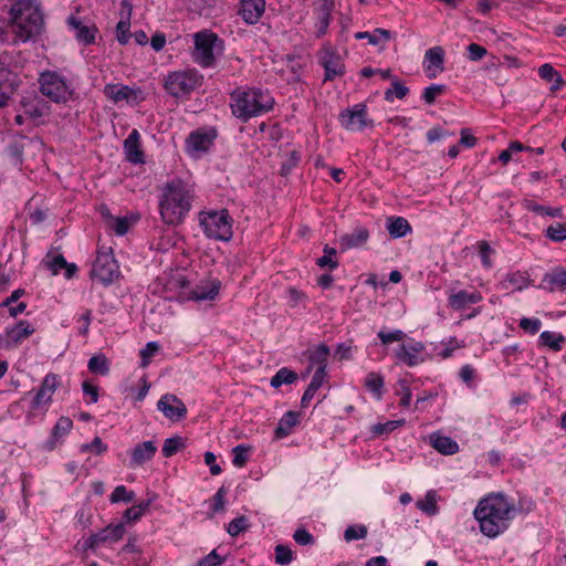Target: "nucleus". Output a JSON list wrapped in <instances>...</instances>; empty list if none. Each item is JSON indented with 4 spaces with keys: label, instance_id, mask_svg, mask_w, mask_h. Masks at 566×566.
Listing matches in <instances>:
<instances>
[{
    "label": "nucleus",
    "instance_id": "412c9836",
    "mask_svg": "<svg viewBox=\"0 0 566 566\" xmlns=\"http://www.w3.org/2000/svg\"><path fill=\"white\" fill-rule=\"evenodd\" d=\"M157 452V447L153 441H145L135 446L130 451L129 467L136 468L151 460Z\"/></svg>",
    "mask_w": 566,
    "mask_h": 566
},
{
    "label": "nucleus",
    "instance_id": "2eb2a0df",
    "mask_svg": "<svg viewBox=\"0 0 566 566\" xmlns=\"http://www.w3.org/2000/svg\"><path fill=\"white\" fill-rule=\"evenodd\" d=\"M57 384L59 376L52 373L48 374L43 378L42 384L32 400L31 408L36 410L41 406L50 403L52 400V396L56 390Z\"/></svg>",
    "mask_w": 566,
    "mask_h": 566
},
{
    "label": "nucleus",
    "instance_id": "49530a36",
    "mask_svg": "<svg viewBox=\"0 0 566 566\" xmlns=\"http://www.w3.org/2000/svg\"><path fill=\"white\" fill-rule=\"evenodd\" d=\"M251 450L250 446L239 444L232 449L233 459L232 463L237 468H242L248 461V452Z\"/></svg>",
    "mask_w": 566,
    "mask_h": 566
},
{
    "label": "nucleus",
    "instance_id": "052dcab7",
    "mask_svg": "<svg viewBox=\"0 0 566 566\" xmlns=\"http://www.w3.org/2000/svg\"><path fill=\"white\" fill-rule=\"evenodd\" d=\"M541 321L538 318L523 317L520 321V327L528 334L535 335L541 328Z\"/></svg>",
    "mask_w": 566,
    "mask_h": 566
},
{
    "label": "nucleus",
    "instance_id": "dca6fc26",
    "mask_svg": "<svg viewBox=\"0 0 566 566\" xmlns=\"http://www.w3.org/2000/svg\"><path fill=\"white\" fill-rule=\"evenodd\" d=\"M157 408L171 420H179L187 413L185 403L177 396L170 394H166L159 399Z\"/></svg>",
    "mask_w": 566,
    "mask_h": 566
},
{
    "label": "nucleus",
    "instance_id": "c9c22d12",
    "mask_svg": "<svg viewBox=\"0 0 566 566\" xmlns=\"http://www.w3.org/2000/svg\"><path fill=\"white\" fill-rule=\"evenodd\" d=\"M424 62H428L427 69L431 66L443 70L444 63V50L442 46H433L426 51L424 53Z\"/></svg>",
    "mask_w": 566,
    "mask_h": 566
},
{
    "label": "nucleus",
    "instance_id": "69168bd1",
    "mask_svg": "<svg viewBox=\"0 0 566 566\" xmlns=\"http://www.w3.org/2000/svg\"><path fill=\"white\" fill-rule=\"evenodd\" d=\"M112 229L115 231L118 235H124L128 232L129 229V222L127 218H114L113 221H111Z\"/></svg>",
    "mask_w": 566,
    "mask_h": 566
},
{
    "label": "nucleus",
    "instance_id": "2f4dec72",
    "mask_svg": "<svg viewBox=\"0 0 566 566\" xmlns=\"http://www.w3.org/2000/svg\"><path fill=\"white\" fill-rule=\"evenodd\" d=\"M564 342L565 337L562 334H556L554 332L545 331L539 335V345L548 347L554 352H559Z\"/></svg>",
    "mask_w": 566,
    "mask_h": 566
},
{
    "label": "nucleus",
    "instance_id": "ddd939ff",
    "mask_svg": "<svg viewBox=\"0 0 566 566\" xmlns=\"http://www.w3.org/2000/svg\"><path fill=\"white\" fill-rule=\"evenodd\" d=\"M104 95L112 99L114 103L123 101L140 102L143 101L142 91L139 88H133L124 84H107L104 87Z\"/></svg>",
    "mask_w": 566,
    "mask_h": 566
},
{
    "label": "nucleus",
    "instance_id": "a18cd8bd",
    "mask_svg": "<svg viewBox=\"0 0 566 566\" xmlns=\"http://www.w3.org/2000/svg\"><path fill=\"white\" fill-rule=\"evenodd\" d=\"M275 563L279 565H287L294 559L292 549L283 544L275 546Z\"/></svg>",
    "mask_w": 566,
    "mask_h": 566
},
{
    "label": "nucleus",
    "instance_id": "6ab92c4d",
    "mask_svg": "<svg viewBox=\"0 0 566 566\" xmlns=\"http://www.w3.org/2000/svg\"><path fill=\"white\" fill-rule=\"evenodd\" d=\"M424 350V345L421 342H415L406 345L401 344L396 350V357L405 363L409 367L417 366L423 363V358L419 357L418 354Z\"/></svg>",
    "mask_w": 566,
    "mask_h": 566
},
{
    "label": "nucleus",
    "instance_id": "a878e982",
    "mask_svg": "<svg viewBox=\"0 0 566 566\" xmlns=\"http://www.w3.org/2000/svg\"><path fill=\"white\" fill-rule=\"evenodd\" d=\"M430 444L438 452L446 455H451L459 451V446L453 439L438 433H432L430 436Z\"/></svg>",
    "mask_w": 566,
    "mask_h": 566
},
{
    "label": "nucleus",
    "instance_id": "5701e85b",
    "mask_svg": "<svg viewBox=\"0 0 566 566\" xmlns=\"http://www.w3.org/2000/svg\"><path fill=\"white\" fill-rule=\"evenodd\" d=\"M220 286L221 283L218 280L201 282L192 289L189 298L195 301L213 300L218 295Z\"/></svg>",
    "mask_w": 566,
    "mask_h": 566
},
{
    "label": "nucleus",
    "instance_id": "6e6552de",
    "mask_svg": "<svg viewBox=\"0 0 566 566\" xmlns=\"http://www.w3.org/2000/svg\"><path fill=\"white\" fill-rule=\"evenodd\" d=\"M11 61L12 56L8 52L0 54V108L8 105L21 85L18 73L10 69Z\"/></svg>",
    "mask_w": 566,
    "mask_h": 566
},
{
    "label": "nucleus",
    "instance_id": "603ef678",
    "mask_svg": "<svg viewBox=\"0 0 566 566\" xmlns=\"http://www.w3.org/2000/svg\"><path fill=\"white\" fill-rule=\"evenodd\" d=\"M367 535V527L365 525H350L345 530L344 538L347 542L354 539L365 538Z\"/></svg>",
    "mask_w": 566,
    "mask_h": 566
},
{
    "label": "nucleus",
    "instance_id": "c756f323",
    "mask_svg": "<svg viewBox=\"0 0 566 566\" xmlns=\"http://www.w3.org/2000/svg\"><path fill=\"white\" fill-rule=\"evenodd\" d=\"M543 282L548 284L551 292L566 290V270L562 268L554 269L551 273L545 274Z\"/></svg>",
    "mask_w": 566,
    "mask_h": 566
},
{
    "label": "nucleus",
    "instance_id": "13d9d810",
    "mask_svg": "<svg viewBox=\"0 0 566 566\" xmlns=\"http://www.w3.org/2000/svg\"><path fill=\"white\" fill-rule=\"evenodd\" d=\"M159 350V345L156 342H149L146 346L140 350L142 357V366L146 367L149 364V360L153 356H155Z\"/></svg>",
    "mask_w": 566,
    "mask_h": 566
},
{
    "label": "nucleus",
    "instance_id": "4d7b16f0",
    "mask_svg": "<svg viewBox=\"0 0 566 566\" xmlns=\"http://www.w3.org/2000/svg\"><path fill=\"white\" fill-rule=\"evenodd\" d=\"M406 334L401 329H395L392 332H385L381 329L378 332V338L384 345H388L392 342H399L405 338Z\"/></svg>",
    "mask_w": 566,
    "mask_h": 566
},
{
    "label": "nucleus",
    "instance_id": "423d86ee",
    "mask_svg": "<svg viewBox=\"0 0 566 566\" xmlns=\"http://www.w3.org/2000/svg\"><path fill=\"white\" fill-rule=\"evenodd\" d=\"M202 75L196 70L169 72L164 80V88L174 97H184L191 94L201 85Z\"/></svg>",
    "mask_w": 566,
    "mask_h": 566
},
{
    "label": "nucleus",
    "instance_id": "bb28decb",
    "mask_svg": "<svg viewBox=\"0 0 566 566\" xmlns=\"http://www.w3.org/2000/svg\"><path fill=\"white\" fill-rule=\"evenodd\" d=\"M300 413L295 411H287L279 421L277 427L274 430L275 439H282L287 437L292 429L300 422Z\"/></svg>",
    "mask_w": 566,
    "mask_h": 566
},
{
    "label": "nucleus",
    "instance_id": "9d476101",
    "mask_svg": "<svg viewBox=\"0 0 566 566\" xmlns=\"http://www.w3.org/2000/svg\"><path fill=\"white\" fill-rule=\"evenodd\" d=\"M91 276L104 285L112 284L119 276V266L112 253H98L91 270Z\"/></svg>",
    "mask_w": 566,
    "mask_h": 566
},
{
    "label": "nucleus",
    "instance_id": "1a4fd4ad",
    "mask_svg": "<svg viewBox=\"0 0 566 566\" xmlns=\"http://www.w3.org/2000/svg\"><path fill=\"white\" fill-rule=\"evenodd\" d=\"M195 49L192 57L196 63L202 67H210L214 64V46L219 36L210 30L197 32L193 35Z\"/></svg>",
    "mask_w": 566,
    "mask_h": 566
},
{
    "label": "nucleus",
    "instance_id": "58836bf2",
    "mask_svg": "<svg viewBox=\"0 0 566 566\" xmlns=\"http://www.w3.org/2000/svg\"><path fill=\"white\" fill-rule=\"evenodd\" d=\"M417 507L429 516L438 513L437 497L434 491H428L423 500L417 502Z\"/></svg>",
    "mask_w": 566,
    "mask_h": 566
},
{
    "label": "nucleus",
    "instance_id": "ea45409f",
    "mask_svg": "<svg viewBox=\"0 0 566 566\" xmlns=\"http://www.w3.org/2000/svg\"><path fill=\"white\" fill-rule=\"evenodd\" d=\"M329 355V347L325 344H319L314 350L310 353L311 365L324 366L327 369V357Z\"/></svg>",
    "mask_w": 566,
    "mask_h": 566
},
{
    "label": "nucleus",
    "instance_id": "37998d69",
    "mask_svg": "<svg viewBox=\"0 0 566 566\" xmlns=\"http://www.w3.org/2000/svg\"><path fill=\"white\" fill-rule=\"evenodd\" d=\"M135 496H136V494L134 491H128L126 489V486L118 485L112 492L109 500L112 503H118V502L130 503L135 500Z\"/></svg>",
    "mask_w": 566,
    "mask_h": 566
},
{
    "label": "nucleus",
    "instance_id": "f3484780",
    "mask_svg": "<svg viewBox=\"0 0 566 566\" xmlns=\"http://www.w3.org/2000/svg\"><path fill=\"white\" fill-rule=\"evenodd\" d=\"M67 25L74 31L75 39L83 45L87 46L95 43L98 30L94 24H84L80 18L71 15L67 18Z\"/></svg>",
    "mask_w": 566,
    "mask_h": 566
},
{
    "label": "nucleus",
    "instance_id": "7ed1b4c3",
    "mask_svg": "<svg viewBox=\"0 0 566 566\" xmlns=\"http://www.w3.org/2000/svg\"><path fill=\"white\" fill-rule=\"evenodd\" d=\"M11 28L15 39L27 42L40 35L44 28L43 14L30 0L17 1L10 11Z\"/></svg>",
    "mask_w": 566,
    "mask_h": 566
},
{
    "label": "nucleus",
    "instance_id": "864d4df0",
    "mask_svg": "<svg viewBox=\"0 0 566 566\" xmlns=\"http://www.w3.org/2000/svg\"><path fill=\"white\" fill-rule=\"evenodd\" d=\"M81 452H94L99 455L107 450V446L103 443L99 437H95L91 443H84L80 447Z\"/></svg>",
    "mask_w": 566,
    "mask_h": 566
},
{
    "label": "nucleus",
    "instance_id": "f704fd0d",
    "mask_svg": "<svg viewBox=\"0 0 566 566\" xmlns=\"http://www.w3.org/2000/svg\"><path fill=\"white\" fill-rule=\"evenodd\" d=\"M297 374L286 367H283L276 371V374L271 378L270 385L273 388H279L283 384L290 385L296 381Z\"/></svg>",
    "mask_w": 566,
    "mask_h": 566
},
{
    "label": "nucleus",
    "instance_id": "20e7f679",
    "mask_svg": "<svg viewBox=\"0 0 566 566\" xmlns=\"http://www.w3.org/2000/svg\"><path fill=\"white\" fill-rule=\"evenodd\" d=\"M232 114L243 122L262 115L272 108V103L264 102L263 93L260 90L233 92L231 94Z\"/></svg>",
    "mask_w": 566,
    "mask_h": 566
},
{
    "label": "nucleus",
    "instance_id": "a211bd4d",
    "mask_svg": "<svg viewBox=\"0 0 566 566\" xmlns=\"http://www.w3.org/2000/svg\"><path fill=\"white\" fill-rule=\"evenodd\" d=\"M265 10L264 0H241L239 15L248 24H255Z\"/></svg>",
    "mask_w": 566,
    "mask_h": 566
},
{
    "label": "nucleus",
    "instance_id": "680f3d73",
    "mask_svg": "<svg viewBox=\"0 0 566 566\" xmlns=\"http://www.w3.org/2000/svg\"><path fill=\"white\" fill-rule=\"evenodd\" d=\"M130 22L119 21L116 25V38L120 44H127L130 38Z\"/></svg>",
    "mask_w": 566,
    "mask_h": 566
},
{
    "label": "nucleus",
    "instance_id": "b1692460",
    "mask_svg": "<svg viewBox=\"0 0 566 566\" xmlns=\"http://www.w3.org/2000/svg\"><path fill=\"white\" fill-rule=\"evenodd\" d=\"M482 300L479 292L459 291L449 296V306L453 310L461 311L467 308L470 304H475Z\"/></svg>",
    "mask_w": 566,
    "mask_h": 566
},
{
    "label": "nucleus",
    "instance_id": "473e14b6",
    "mask_svg": "<svg viewBox=\"0 0 566 566\" xmlns=\"http://www.w3.org/2000/svg\"><path fill=\"white\" fill-rule=\"evenodd\" d=\"M365 387L377 399H380L382 396L384 377L378 373L370 371L365 379Z\"/></svg>",
    "mask_w": 566,
    "mask_h": 566
},
{
    "label": "nucleus",
    "instance_id": "79ce46f5",
    "mask_svg": "<svg viewBox=\"0 0 566 566\" xmlns=\"http://www.w3.org/2000/svg\"><path fill=\"white\" fill-rule=\"evenodd\" d=\"M528 280L520 272L511 273L506 276V279L502 282V286L504 290H509L510 286H514L516 290L521 291L525 286H527Z\"/></svg>",
    "mask_w": 566,
    "mask_h": 566
},
{
    "label": "nucleus",
    "instance_id": "39448f33",
    "mask_svg": "<svg viewBox=\"0 0 566 566\" xmlns=\"http://www.w3.org/2000/svg\"><path fill=\"white\" fill-rule=\"evenodd\" d=\"M200 226L205 234L214 240L230 241L232 238V219L227 209L201 212Z\"/></svg>",
    "mask_w": 566,
    "mask_h": 566
},
{
    "label": "nucleus",
    "instance_id": "f8f14e48",
    "mask_svg": "<svg viewBox=\"0 0 566 566\" xmlns=\"http://www.w3.org/2000/svg\"><path fill=\"white\" fill-rule=\"evenodd\" d=\"M319 63L324 67V81H333L336 76L345 74V65L340 56L332 49H324L319 55Z\"/></svg>",
    "mask_w": 566,
    "mask_h": 566
},
{
    "label": "nucleus",
    "instance_id": "4c0bfd02",
    "mask_svg": "<svg viewBox=\"0 0 566 566\" xmlns=\"http://www.w3.org/2000/svg\"><path fill=\"white\" fill-rule=\"evenodd\" d=\"M390 31L386 29H376L373 33L369 32H357L355 34L356 39H367L368 42L373 45H377L381 42H387L390 39Z\"/></svg>",
    "mask_w": 566,
    "mask_h": 566
},
{
    "label": "nucleus",
    "instance_id": "8fccbe9b",
    "mask_svg": "<svg viewBox=\"0 0 566 566\" xmlns=\"http://www.w3.org/2000/svg\"><path fill=\"white\" fill-rule=\"evenodd\" d=\"M7 153L10 156L13 165L20 166L23 161L24 146L19 142H12L7 147Z\"/></svg>",
    "mask_w": 566,
    "mask_h": 566
},
{
    "label": "nucleus",
    "instance_id": "3c124183",
    "mask_svg": "<svg viewBox=\"0 0 566 566\" xmlns=\"http://www.w3.org/2000/svg\"><path fill=\"white\" fill-rule=\"evenodd\" d=\"M249 527L248 518L244 515L233 518L228 525V533L231 536H238Z\"/></svg>",
    "mask_w": 566,
    "mask_h": 566
},
{
    "label": "nucleus",
    "instance_id": "7c9ffc66",
    "mask_svg": "<svg viewBox=\"0 0 566 566\" xmlns=\"http://www.w3.org/2000/svg\"><path fill=\"white\" fill-rule=\"evenodd\" d=\"M387 230L392 238H402L411 232V227L405 218L397 217L388 219Z\"/></svg>",
    "mask_w": 566,
    "mask_h": 566
},
{
    "label": "nucleus",
    "instance_id": "393cba45",
    "mask_svg": "<svg viewBox=\"0 0 566 566\" xmlns=\"http://www.w3.org/2000/svg\"><path fill=\"white\" fill-rule=\"evenodd\" d=\"M214 138V132L206 133L196 130L189 135L187 143L193 150L206 151L212 145Z\"/></svg>",
    "mask_w": 566,
    "mask_h": 566
},
{
    "label": "nucleus",
    "instance_id": "9b49d317",
    "mask_svg": "<svg viewBox=\"0 0 566 566\" xmlns=\"http://www.w3.org/2000/svg\"><path fill=\"white\" fill-rule=\"evenodd\" d=\"M339 122L343 128L352 132H361L367 126H373V120L367 118V106L355 104L339 114Z\"/></svg>",
    "mask_w": 566,
    "mask_h": 566
},
{
    "label": "nucleus",
    "instance_id": "e433bc0d",
    "mask_svg": "<svg viewBox=\"0 0 566 566\" xmlns=\"http://www.w3.org/2000/svg\"><path fill=\"white\" fill-rule=\"evenodd\" d=\"M524 208L528 211H533L539 216L558 217L563 216L560 208H551L536 203L533 200H524Z\"/></svg>",
    "mask_w": 566,
    "mask_h": 566
},
{
    "label": "nucleus",
    "instance_id": "f03ea898",
    "mask_svg": "<svg viewBox=\"0 0 566 566\" xmlns=\"http://www.w3.org/2000/svg\"><path fill=\"white\" fill-rule=\"evenodd\" d=\"M192 198L181 179L177 178L165 184L159 200L161 220L169 226L182 223L191 209Z\"/></svg>",
    "mask_w": 566,
    "mask_h": 566
},
{
    "label": "nucleus",
    "instance_id": "4468645a",
    "mask_svg": "<svg viewBox=\"0 0 566 566\" xmlns=\"http://www.w3.org/2000/svg\"><path fill=\"white\" fill-rule=\"evenodd\" d=\"M125 527L123 523L109 524L96 534H92L85 542L86 548L95 549L99 544L106 542H116L124 536Z\"/></svg>",
    "mask_w": 566,
    "mask_h": 566
},
{
    "label": "nucleus",
    "instance_id": "c85d7f7f",
    "mask_svg": "<svg viewBox=\"0 0 566 566\" xmlns=\"http://www.w3.org/2000/svg\"><path fill=\"white\" fill-rule=\"evenodd\" d=\"M34 333V328L31 327L27 321H20L12 328L7 329V337L9 344H19L24 338L29 337Z\"/></svg>",
    "mask_w": 566,
    "mask_h": 566
},
{
    "label": "nucleus",
    "instance_id": "0e129e2a",
    "mask_svg": "<svg viewBox=\"0 0 566 566\" xmlns=\"http://www.w3.org/2000/svg\"><path fill=\"white\" fill-rule=\"evenodd\" d=\"M326 376H327V369H325L324 366L317 367V369L315 370V373L312 377V380L307 387L311 388V390L317 391L322 387Z\"/></svg>",
    "mask_w": 566,
    "mask_h": 566
},
{
    "label": "nucleus",
    "instance_id": "bf43d9fd",
    "mask_svg": "<svg viewBox=\"0 0 566 566\" xmlns=\"http://www.w3.org/2000/svg\"><path fill=\"white\" fill-rule=\"evenodd\" d=\"M467 51L468 59L472 62H478L488 54V50L484 46L476 43L469 44Z\"/></svg>",
    "mask_w": 566,
    "mask_h": 566
},
{
    "label": "nucleus",
    "instance_id": "72a5a7b5",
    "mask_svg": "<svg viewBox=\"0 0 566 566\" xmlns=\"http://www.w3.org/2000/svg\"><path fill=\"white\" fill-rule=\"evenodd\" d=\"M87 367L93 374L105 376L109 373V361L103 354L92 356L88 360Z\"/></svg>",
    "mask_w": 566,
    "mask_h": 566
},
{
    "label": "nucleus",
    "instance_id": "338daca9",
    "mask_svg": "<svg viewBox=\"0 0 566 566\" xmlns=\"http://www.w3.org/2000/svg\"><path fill=\"white\" fill-rule=\"evenodd\" d=\"M479 252H480L483 265L485 268H490L492 265L491 260H490V254L493 252V250L486 241L479 242Z\"/></svg>",
    "mask_w": 566,
    "mask_h": 566
},
{
    "label": "nucleus",
    "instance_id": "e2e57ef3",
    "mask_svg": "<svg viewBox=\"0 0 566 566\" xmlns=\"http://www.w3.org/2000/svg\"><path fill=\"white\" fill-rule=\"evenodd\" d=\"M293 539L298 544V545H312L314 544V537L313 535L306 531L304 527H298L294 534H293Z\"/></svg>",
    "mask_w": 566,
    "mask_h": 566
},
{
    "label": "nucleus",
    "instance_id": "4be33fe9",
    "mask_svg": "<svg viewBox=\"0 0 566 566\" xmlns=\"http://www.w3.org/2000/svg\"><path fill=\"white\" fill-rule=\"evenodd\" d=\"M369 238V231L366 228H356L350 233H345L339 238V248L342 251L363 247Z\"/></svg>",
    "mask_w": 566,
    "mask_h": 566
},
{
    "label": "nucleus",
    "instance_id": "5fc2aeb1",
    "mask_svg": "<svg viewBox=\"0 0 566 566\" xmlns=\"http://www.w3.org/2000/svg\"><path fill=\"white\" fill-rule=\"evenodd\" d=\"M446 91V85L443 84H432L424 88L422 98L427 104H433L436 97Z\"/></svg>",
    "mask_w": 566,
    "mask_h": 566
},
{
    "label": "nucleus",
    "instance_id": "0eeeda50",
    "mask_svg": "<svg viewBox=\"0 0 566 566\" xmlns=\"http://www.w3.org/2000/svg\"><path fill=\"white\" fill-rule=\"evenodd\" d=\"M41 93L54 103H66L73 91L66 81L56 72L46 71L39 77Z\"/></svg>",
    "mask_w": 566,
    "mask_h": 566
},
{
    "label": "nucleus",
    "instance_id": "de8ad7c7",
    "mask_svg": "<svg viewBox=\"0 0 566 566\" xmlns=\"http://www.w3.org/2000/svg\"><path fill=\"white\" fill-rule=\"evenodd\" d=\"M396 394L401 396L400 406L408 408L411 402V390L406 379H399L397 381Z\"/></svg>",
    "mask_w": 566,
    "mask_h": 566
},
{
    "label": "nucleus",
    "instance_id": "f257e3e1",
    "mask_svg": "<svg viewBox=\"0 0 566 566\" xmlns=\"http://www.w3.org/2000/svg\"><path fill=\"white\" fill-rule=\"evenodd\" d=\"M515 507L502 493L483 497L474 510L481 532L494 538L509 528Z\"/></svg>",
    "mask_w": 566,
    "mask_h": 566
},
{
    "label": "nucleus",
    "instance_id": "09e8293b",
    "mask_svg": "<svg viewBox=\"0 0 566 566\" xmlns=\"http://www.w3.org/2000/svg\"><path fill=\"white\" fill-rule=\"evenodd\" d=\"M546 237L555 242H562L566 240V224L565 223H555L549 226L545 230Z\"/></svg>",
    "mask_w": 566,
    "mask_h": 566
},
{
    "label": "nucleus",
    "instance_id": "aec40b11",
    "mask_svg": "<svg viewBox=\"0 0 566 566\" xmlns=\"http://www.w3.org/2000/svg\"><path fill=\"white\" fill-rule=\"evenodd\" d=\"M124 151L126 159L132 164H143L144 153L140 149V135L137 129H133L124 142Z\"/></svg>",
    "mask_w": 566,
    "mask_h": 566
},
{
    "label": "nucleus",
    "instance_id": "6e6d98bb",
    "mask_svg": "<svg viewBox=\"0 0 566 566\" xmlns=\"http://www.w3.org/2000/svg\"><path fill=\"white\" fill-rule=\"evenodd\" d=\"M403 420H390L385 423H376L373 426L374 434L381 436L384 433H388L397 429L398 427L403 424Z\"/></svg>",
    "mask_w": 566,
    "mask_h": 566
},
{
    "label": "nucleus",
    "instance_id": "a19ab883",
    "mask_svg": "<svg viewBox=\"0 0 566 566\" xmlns=\"http://www.w3.org/2000/svg\"><path fill=\"white\" fill-rule=\"evenodd\" d=\"M185 447L181 437L176 436L165 440L161 452L165 458H170Z\"/></svg>",
    "mask_w": 566,
    "mask_h": 566
},
{
    "label": "nucleus",
    "instance_id": "c03bdc74",
    "mask_svg": "<svg viewBox=\"0 0 566 566\" xmlns=\"http://www.w3.org/2000/svg\"><path fill=\"white\" fill-rule=\"evenodd\" d=\"M408 93L409 88L399 81L395 80L392 82V87L388 88L385 92V99L391 102L394 99V96H396L399 99H402L407 96Z\"/></svg>",
    "mask_w": 566,
    "mask_h": 566
},
{
    "label": "nucleus",
    "instance_id": "774afa93",
    "mask_svg": "<svg viewBox=\"0 0 566 566\" xmlns=\"http://www.w3.org/2000/svg\"><path fill=\"white\" fill-rule=\"evenodd\" d=\"M557 74L556 70L548 63L541 65L538 69V75L547 82H552Z\"/></svg>",
    "mask_w": 566,
    "mask_h": 566
},
{
    "label": "nucleus",
    "instance_id": "cd10ccee",
    "mask_svg": "<svg viewBox=\"0 0 566 566\" xmlns=\"http://www.w3.org/2000/svg\"><path fill=\"white\" fill-rule=\"evenodd\" d=\"M73 427V421L69 417H61L52 429L51 438L46 442L49 450H53L60 438L66 436Z\"/></svg>",
    "mask_w": 566,
    "mask_h": 566
}]
</instances>
